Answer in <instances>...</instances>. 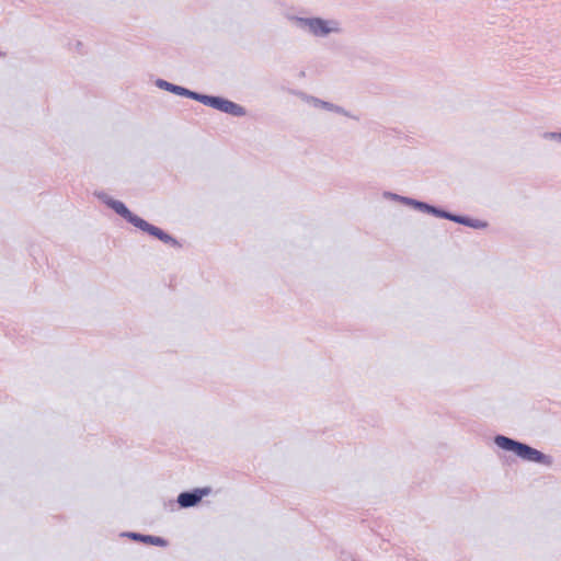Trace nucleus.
<instances>
[{
    "mask_svg": "<svg viewBox=\"0 0 561 561\" xmlns=\"http://www.w3.org/2000/svg\"><path fill=\"white\" fill-rule=\"evenodd\" d=\"M127 536L136 541H141L144 543H149L158 547H167L168 540L162 537L152 536V535H142L139 533H129Z\"/></svg>",
    "mask_w": 561,
    "mask_h": 561,
    "instance_id": "obj_9",
    "label": "nucleus"
},
{
    "mask_svg": "<svg viewBox=\"0 0 561 561\" xmlns=\"http://www.w3.org/2000/svg\"><path fill=\"white\" fill-rule=\"evenodd\" d=\"M210 488H197L191 491L181 492L178 496V504L182 508L196 506L204 496L210 493Z\"/></svg>",
    "mask_w": 561,
    "mask_h": 561,
    "instance_id": "obj_6",
    "label": "nucleus"
},
{
    "mask_svg": "<svg viewBox=\"0 0 561 561\" xmlns=\"http://www.w3.org/2000/svg\"><path fill=\"white\" fill-rule=\"evenodd\" d=\"M391 196L394 199H399L404 205L412 206L414 209L420 210L422 213H426V214L433 215V216L438 217V218H444L445 217L446 210L443 209V208L433 206L431 204H427L425 202L417 201V199H414V198H411V197L400 196V195H397V194H391Z\"/></svg>",
    "mask_w": 561,
    "mask_h": 561,
    "instance_id": "obj_4",
    "label": "nucleus"
},
{
    "mask_svg": "<svg viewBox=\"0 0 561 561\" xmlns=\"http://www.w3.org/2000/svg\"><path fill=\"white\" fill-rule=\"evenodd\" d=\"M320 102H321V104H322V106L324 108H328L330 111H335L337 113H343L344 112L343 108L337 106V105H334V104L325 102V101H320Z\"/></svg>",
    "mask_w": 561,
    "mask_h": 561,
    "instance_id": "obj_10",
    "label": "nucleus"
},
{
    "mask_svg": "<svg viewBox=\"0 0 561 561\" xmlns=\"http://www.w3.org/2000/svg\"><path fill=\"white\" fill-rule=\"evenodd\" d=\"M547 136L550 137L551 139L561 140V133H549L547 134Z\"/></svg>",
    "mask_w": 561,
    "mask_h": 561,
    "instance_id": "obj_11",
    "label": "nucleus"
},
{
    "mask_svg": "<svg viewBox=\"0 0 561 561\" xmlns=\"http://www.w3.org/2000/svg\"><path fill=\"white\" fill-rule=\"evenodd\" d=\"M197 102L236 117H241L247 114L243 106L222 96L199 93Z\"/></svg>",
    "mask_w": 561,
    "mask_h": 561,
    "instance_id": "obj_3",
    "label": "nucleus"
},
{
    "mask_svg": "<svg viewBox=\"0 0 561 561\" xmlns=\"http://www.w3.org/2000/svg\"><path fill=\"white\" fill-rule=\"evenodd\" d=\"M96 196L107 207L112 208L117 215L123 217L127 222L131 224L136 228L162 241L165 244H170L173 248H182V244L180 243L179 240L163 231L161 228L149 224L141 217L130 211L123 202L112 198L106 193H99Z\"/></svg>",
    "mask_w": 561,
    "mask_h": 561,
    "instance_id": "obj_1",
    "label": "nucleus"
},
{
    "mask_svg": "<svg viewBox=\"0 0 561 561\" xmlns=\"http://www.w3.org/2000/svg\"><path fill=\"white\" fill-rule=\"evenodd\" d=\"M82 43L81 42H77V49L81 53V48H82Z\"/></svg>",
    "mask_w": 561,
    "mask_h": 561,
    "instance_id": "obj_12",
    "label": "nucleus"
},
{
    "mask_svg": "<svg viewBox=\"0 0 561 561\" xmlns=\"http://www.w3.org/2000/svg\"><path fill=\"white\" fill-rule=\"evenodd\" d=\"M157 87H159L162 90H165L168 92H171L175 95L185 96L187 99H192L197 101L199 93L188 90L184 87L171 83L169 81H165L163 79H158L156 82Z\"/></svg>",
    "mask_w": 561,
    "mask_h": 561,
    "instance_id": "obj_7",
    "label": "nucleus"
},
{
    "mask_svg": "<svg viewBox=\"0 0 561 561\" xmlns=\"http://www.w3.org/2000/svg\"><path fill=\"white\" fill-rule=\"evenodd\" d=\"M444 219H448L450 221H454V222H457V224H460V225H463V226H467V227H471V228H474V229H482V228H485L488 226L486 221H482V220H479V219H473V218H470V217H467V216H462V215L453 214V213L447 211V210L445 213Z\"/></svg>",
    "mask_w": 561,
    "mask_h": 561,
    "instance_id": "obj_8",
    "label": "nucleus"
},
{
    "mask_svg": "<svg viewBox=\"0 0 561 561\" xmlns=\"http://www.w3.org/2000/svg\"><path fill=\"white\" fill-rule=\"evenodd\" d=\"M494 443L497 447L503 450L512 451L522 460L540 463L547 467L552 466L553 458L550 455H546L542 451L529 446L526 443L513 439L504 435H496Z\"/></svg>",
    "mask_w": 561,
    "mask_h": 561,
    "instance_id": "obj_2",
    "label": "nucleus"
},
{
    "mask_svg": "<svg viewBox=\"0 0 561 561\" xmlns=\"http://www.w3.org/2000/svg\"><path fill=\"white\" fill-rule=\"evenodd\" d=\"M297 22L301 27H308L309 32L314 36H327L337 28H331L328 25V21L321 18H298Z\"/></svg>",
    "mask_w": 561,
    "mask_h": 561,
    "instance_id": "obj_5",
    "label": "nucleus"
}]
</instances>
